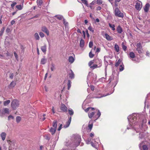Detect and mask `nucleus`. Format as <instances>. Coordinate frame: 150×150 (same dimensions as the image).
I'll list each match as a JSON object with an SVG mask.
<instances>
[{
    "label": "nucleus",
    "instance_id": "f257e3e1",
    "mask_svg": "<svg viewBox=\"0 0 150 150\" xmlns=\"http://www.w3.org/2000/svg\"><path fill=\"white\" fill-rule=\"evenodd\" d=\"M130 127L133 128V126L137 124V119L134 116H132L128 118Z\"/></svg>",
    "mask_w": 150,
    "mask_h": 150
},
{
    "label": "nucleus",
    "instance_id": "f03ea898",
    "mask_svg": "<svg viewBox=\"0 0 150 150\" xmlns=\"http://www.w3.org/2000/svg\"><path fill=\"white\" fill-rule=\"evenodd\" d=\"M101 113L99 110H98V113L96 115H95V112H93L88 114V116L91 119L92 117L95 119V120H97L100 116Z\"/></svg>",
    "mask_w": 150,
    "mask_h": 150
},
{
    "label": "nucleus",
    "instance_id": "7ed1b4c3",
    "mask_svg": "<svg viewBox=\"0 0 150 150\" xmlns=\"http://www.w3.org/2000/svg\"><path fill=\"white\" fill-rule=\"evenodd\" d=\"M19 105V101L16 99L13 100L11 104V107L13 110L16 109L18 107Z\"/></svg>",
    "mask_w": 150,
    "mask_h": 150
},
{
    "label": "nucleus",
    "instance_id": "20e7f679",
    "mask_svg": "<svg viewBox=\"0 0 150 150\" xmlns=\"http://www.w3.org/2000/svg\"><path fill=\"white\" fill-rule=\"evenodd\" d=\"M9 113V109L8 108H4L0 110V115L1 117H3L5 114Z\"/></svg>",
    "mask_w": 150,
    "mask_h": 150
},
{
    "label": "nucleus",
    "instance_id": "39448f33",
    "mask_svg": "<svg viewBox=\"0 0 150 150\" xmlns=\"http://www.w3.org/2000/svg\"><path fill=\"white\" fill-rule=\"evenodd\" d=\"M115 15L121 18H122L124 16L123 14L121 12L117 7L115 8Z\"/></svg>",
    "mask_w": 150,
    "mask_h": 150
},
{
    "label": "nucleus",
    "instance_id": "423d86ee",
    "mask_svg": "<svg viewBox=\"0 0 150 150\" xmlns=\"http://www.w3.org/2000/svg\"><path fill=\"white\" fill-rule=\"evenodd\" d=\"M57 122L56 120L53 121L52 123V127L50 129V131H56L57 130Z\"/></svg>",
    "mask_w": 150,
    "mask_h": 150
},
{
    "label": "nucleus",
    "instance_id": "0eeeda50",
    "mask_svg": "<svg viewBox=\"0 0 150 150\" xmlns=\"http://www.w3.org/2000/svg\"><path fill=\"white\" fill-rule=\"evenodd\" d=\"M60 109L63 112H66L67 108L64 104H62L61 105Z\"/></svg>",
    "mask_w": 150,
    "mask_h": 150
},
{
    "label": "nucleus",
    "instance_id": "6e6552de",
    "mask_svg": "<svg viewBox=\"0 0 150 150\" xmlns=\"http://www.w3.org/2000/svg\"><path fill=\"white\" fill-rule=\"evenodd\" d=\"M42 30L47 35H49V31L47 28L45 26H43L42 28Z\"/></svg>",
    "mask_w": 150,
    "mask_h": 150
},
{
    "label": "nucleus",
    "instance_id": "1a4fd4ad",
    "mask_svg": "<svg viewBox=\"0 0 150 150\" xmlns=\"http://www.w3.org/2000/svg\"><path fill=\"white\" fill-rule=\"evenodd\" d=\"M71 117H70L69 118L68 120L66 122V124L64 125V126L63 127V128H67L69 125L71 121Z\"/></svg>",
    "mask_w": 150,
    "mask_h": 150
},
{
    "label": "nucleus",
    "instance_id": "9d476101",
    "mask_svg": "<svg viewBox=\"0 0 150 150\" xmlns=\"http://www.w3.org/2000/svg\"><path fill=\"white\" fill-rule=\"evenodd\" d=\"M70 72H69V77L71 79H72L74 78V74L72 71L70 69Z\"/></svg>",
    "mask_w": 150,
    "mask_h": 150
},
{
    "label": "nucleus",
    "instance_id": "9b49d317",
    "mask_svg": "<svg viewBox=\"0 0 150 150\" xmlns=\"http://www.w3.org/2000/svg\"><path fill=\"white\" fill-rule=\"evenodd\" d=\"M135 8L137 10H140L142 8V6L139 3H137L135 5Z\"/></svg>",
    "mask_w": 150,
    "mask_h": 150
},
{
    "label": "nucleus",
    "instance_id": "f8f14e48",
    "mask_svg": "<svg viewBox=\"0 0 150 150\" xmlns=\"http://www.w3.org/2000/svg\"><path fill=\"white\" fill-rule=\"evenodd\" d=\"M149 6L150 4L149 3H147L145 5L144 8L145 12H147L148 11Z\"/></svg>",
    "mask_w": 150,
    "mask_h": 150
},
{
    "label": "nucleus",
    "instance_id": "ddd939ff",
    "mask_svg": "<svg viewBox=\"0 0 150 150\" xmlns=\"http://www.w3.org/2000/svg\"><path fill=\"white\" fill-rule=\"evenodd\" d=\"M117 31L118 33L120 34L122 32V29L120 26L119 25L117 28Z\"/></svg>",
    "mask_w": 150,
    "mask_h": 150
},
{
    "label": "nucleus",
    "instance_id": "4468645a",
    "mask_svg": "<svg viewBox=\"0 0 150 150\" xmlns=\"http://www.w3.org/2000/svg\"><path fill=\"white\" fill-rule=\"evenodd\" d=\"M47 61V59L45 58V57H44L41 60L40 63L42 64H44L46 63Z\"/></svg>",
    "mask_w": 150,
    "mask_h": 150
},
{
    "label": "nucleus",
    "instance_id": "2eb2a0df",
    "mask_svg": "<svg viewBox=\"0 0 150 150\" xmlns=\"http://www.w3.org/2000/svg\"><path fill=\"white\" fill-rule=\"evenodd\" d=\"M105 37L108 40H111L113 39L107 33L105 34Z\"/></svg>",
    "mask_w": 150,
    "mask_h": 150
},
{
    "label": "nucleus",
    "instance_id": "dca6fc26",
    "mask_svg": "<svg viewBox=\"0 0 150 150\" xmlns=\"http://www.w3.org/2000/svg\"><path fill=\"white\" fill-rule=\"evenodd\" d=\"M43 1L42 0H37V3L38 6L40 7H41L42 4L43 3Z\"/></svg>",
    "mask_w": 150,
    "mask_h": 150
},
{
    "label": "nucleus",
    "instance_id": "f3484780",
    "mask_svg": "<svg viewBox=\"0 0 150 150\" xmlns=\"http://www.w3.org/2000/svg\"><path fill=\"white\" fill-rule=\"evenodd\" d=\"M1 137L2 140H4L6 138V134L4 132H2L1 134Z\"/></svg>",
    "mask_w": 150,
    "mask_h": 150
},
{
    "label": "nucleus",
    "instance_id": "a211bd4d",
    "mask_svg": "<svg viewBox=\"0 0 150 150\" xmlns=\"http://www.w3.org/2000/svg\"><path fill=\"white\" fill-rule=\"evenodd\" d=\"M41 50L42 51L44 52L45 53L46 51V46L45 45L44 46L41 47Z\"/></svg>",
    "mask_w": 150,
    "mask_h": 150
},
{
    "label": "nucleus",
    "instance_id": "6ab92c4d",
    "mask_svg": "<svg viewBox=\"0 0 150 150\" xmlns=\"http://www.w3.org/2000/svg\"><path fill=\"white\" fill-rule=\"evenodd\" d=\"M95 109L94 108H92L91 107H89L88 108H87L86 109L84 110L86 112H88L89 110L93 111V110H94Z\"/></svg>",
    "mask_w": 150,
    "mask_h": 150
},
{
    "label": "nucleus",
    "instance_id": "aec40b11",
    "mask_svg": "<svg viewBox=\"0 0 150 150\" xmlns=\"http://www.w3.org/2000/svg\"><path fill=\"white\" fill-rule=\"evenodd\" d=\"M84 41L83 39H81L80 42V46L81 47H83L84 46Z\"/></svg>",
    "mask_w": 150,
    "mask_h": 150
},
{
    "label": "nucleus",
    "instance_id": "412c9836",
    "mask_svg": "<svg viewBox=\"0 0 150 150\" xmlns=\"http://www.w3.org/2000/svg\"><path fill=\"white\" fill-rule=\"evenodd\" d=\"M101 66V65H100L99 66H98V65L96 64H93V66H92L90 67L92 70L98 67H100Z\"/></svg>",
    "mask_w": 150,
    "mask_h": 150
},
{
    "label": "nucleus",
    "instance_id": "4be33fe9",
    "mask_svg": "<svg viewBox=\"0 0 150 150\" xmlns=\"http://www.w3.org/2000/svg\"><path fill=\"white\" fill-rule=\"evenodd\" d=\"M129 55L130 57L132 58H134L135 57V55L133 52H130Z\"/></svg>",
    "mask_w": 150,
    "mask_h": 150
},
{
    "label": "nucleus",
    "instance_id": "5701e85b",
    "mask_svg": "<svg viewBox=\"0 0 150 150\" xmlns=\"http://www.w3.org/2000/svg\"><path fill=\"white\" fill-rule=\"evenodd\" d=\"M68 60L69 62L72 63L74 62V59L72 56H70L69 57Z\"/></svg>",
    "mask_w": 150,
    "mask_h": 150
},
{
    "label": "nucleus",
    "instance_id": "b1692460",
    "mask_svg": "<svg viewBox=\"0 0 150 150\" xmlns=\"http://www.w3.org/2000/svg\"><path fill=\"white\" fill-rule=\"evenodd\" d=\"M122 60L121 59H119L117 62L116 63L115 65V66L116 67H118L119 65V64H120Z\"/></svg>",
    "mask_w": 150,
    "mask_h": 150
},
{
    "label": "nucleus",
    "instance_id": "393cba45",
    "mask_svg": "<svg viewBox=\"0 0 150 150\" xmlns=\"http://www.w3.org/2000/svg\"><path fill=\"white\" fill-rule=\"evenodd\" d=\"M114 48L115 50L117 52H118L119 51V47L118 45L117 44H115V45Z\"/></svg>",
    "mask_w": 150,
    "mask_h": 150
},
{
    "label": "nucleus",
    "instance_id": "a878e982",
    "mask_svg": "<svg viewBox=\"0 0 150 150\" xmlns=\"http://www.w3.org/2000/svg\"><path fill=\"white\" fill-rule=\"evenodd\" d=\"M71 81L70 80L68 81L67 86H68V89L69 90L71 87Z\"/></svg>",
    "mask_w": 150,
    "mask_h": 150
},
{
    "label": "nucleus",
    "instance_id": "bb28decb",
    "mask_svg": "<svg viewBox=\"0 0 150 150\" xmlns=\"http://www.w3.org/2000/svg\"><path fill=\"white\" fill-rule=\"evenodd\" d=\"M16 85V83L14 81H12L10 84V87L11 88H13Z\"/></svg>",
    "mask_w": 150,
    "mask_h": 150
},
{
    "label": "nucleus",
    "instance_id": "cd10ccee",
    "mask_svg": "<svg viewBox=\"0 0 150 150\" xmlns=\"http://www.w3.org/2000/svg\"><path fill=\"white\" fill-rule=\"evenodd\" d=\"M109 27L112 28V30H115V25L114 24H111L110 23H109Z\"/></svg>",
    "mask_w": 150,
    "mask_h": 150
},
{
    "label": "nucleus",
    "instance_id": "c85d7f7f",
    "mask_svg": "<svg viewBox=\"0 0 150 150\" xmlns=\"http://www.w3.org/2000/svg\"><path fill=\"white\" fill-rule=\"evenodd\" d=\"M34 37L36 40H39L40 39V37L39 36L38 34L36 33L34 34Z\"/></svg>",
    "mask_w": 150,
    "mask_h": 150
},
{
    "label": "nucleus",
    "instance_id": "c756f323",
    "mask_svg": "<svg viewBox=\"0 0 150 150\" xmlns=\"http://www.w3.org/2000/svg\"><path fill=\"white\" fill-rule=\"evenodd\" d=\"M86 142L87 144H91V142H93L91 141V138H88L86 140Z\"/></svg>",
    "mask_w": 150,
    "mask_h": 150
},
{
    "label": "nucleus",
    "instance_id": "7c9ffc66",
    "mask_svg": "<svg viewBox=\"0 0 150 150\" xmlns=\"http://www.w3.org/2000/svg\"><path fill=\"white\" fill-rule=\"evenodd\" d=\"M10 102V100H7L4 102V106H6L9 104Z\"/></svg>",
    "mask_w": 150,
    "mask_h": 150
},
{
    "label": "nucleus",
    "instance_id": "2f4dec72",
    "mask_svg": "<svg viewBox=\"0 0 150 150\" xmlns=\"http://www.w3.org/2000/svg\"><path fill=\"white\" fill-rule=\"evenodd\" d=\"M83 4H85L87 6H88V4L87 1L86 0H81Z\"/></svg>",
    "mask_w": 150,
    "mask_h": 150
},
{
    "label": "nucleus",
    "instance_id": "473e14b6",
    "mask_svg": "<svg viewBox=\"0 0 150 150\" xmlns=\"http://www.w3.org/2000/svg\"><path fill=\"white\" fill-rule=\"evenodd\" d=\"M124 66L123 64L120 65L119 68L120 71H122L124 69Z\"/></svg>",
    "mask_w": 150,
    "mask_h": 150
},
{
    "label": "nucleus",
    "instance_id": "72a5a7b5",
    "mask_svg": "<svg viewBox=\"0 0 150 150\" xmlns=\"http://www.w3.org/2000/svg\"><path fill=\"white\" fill-rule=\"evenodd\" d=\"M21 120V118L20 116H17L16 117V120L17 122L18 123H19Z\"/></svg>",
    "mask_w": 150,
    "mask_h": 150
},
{
    "label": "nucleus",
    "instance_id": "f704fd0d",
    "mask_svg": "<svg viewBox=\"0 0 150 150\" xmlns=\"http://www.w3.org/2000/svg\"><path fill=\"white\" fill-rule=\"evenodd\" d=\"M55 17H56L57 19L60 20H61L63 18V16L60 15H56Z\"/></svg>",
    "mask_w": 150,
    "mask_h": 150
},
{
    "label": "nucleus",
    "instance_id": "c9c22d12",
    "mask_svg": "<svg viewBox=\"0 0 150 150\" xmlns=\"http://www.w3.org/2000/svg\"><path fill=\"white\" fill-rule=\"evenodd\" d=\"M5 30V28L4 27H3L1 29V31H0V36H1L2 35L4 31Z\"/></svg>",
    "mask_w": 150,
    "mask_h": 150
},
{
    "label": "nucleus",
    "instance_id": "e433bc0d",
    "mask_svg": "<svg viewBox=\"0 0 150 150\" xmlns=\"http://www.w3.org/2000/svg\"><path fill=\"white\" fill-rule=\"evenodd\" d=\"M136 46L137 47V48H142V47L140 42L137 43L136 45Z\"/></svg>",
    "mask_w": 150,
    "mask_h": 150
},
{
    "label": "nucleus",
    "instance_id": "4c0bfd02",
    "mask_svg": "<svg viewBox=\"0 0 150 150\" xmlns=\"http://www.w3.org/2000/svg\"><path fill=\"white\" fill-rule=\"evenodd\" d=\"M93 126V124H89L88 125V130L91 131L92 129Z\"/></svg>",
    "mask_w": 150,
    "mask_h": 150
},
{
    "label": "nucleus",
    "instance_id": "58836bf2",
    "mask_svg": "<svg viewBox=\"0 0 150 150\" xmlns=\"http://www.w3.org/2000/svg\"><path fill=\"white\" fill-rule=\"evenodd\" d=\"M69 113V115H72L74 114V112L73 110L71 109H69L68 110Z\"/></svg>",
    "mask_w": 150,
    "mask_h": 150
},
{
    "label": "nucleus",
    "instance_id": "ea45409f",
    "mask_svg": "<svg viewBox=\"0 0 150 150\" xmlns=\"http://www.w3.org/2000/svg\"><path fill=\"white\" fill-rule=\"evenodd\" d=\"M55 69V65L53 64H51V69L52 71H53Z\"/></svg>",
    "mask_w": 150,
    "mask_h": 150
},
{
    "label": "nucleus",
    "instance_id": "a19ab883",
    "mask_svg": "<svg viewBox=\"0 0 150 150\" xmlns=\"http://www.w3.org/2000/svg\"><path fill=\"white\" fill-rule=\"evenodd\" d=\"M142 49V48H137L136 50L138 51V53L139 54H140L142 53V52L141 51V50Z\"/></svg>",
    "mask_w": 150,
    "mask_h": 150
},
{
    "label": "nucleus",
    "instance_id": "79ce46f5",
    "mask_svg": "<svg viewBox=\"0 0 150 150\" xmlns=\"http://www.w3.org/2000/svg\"><path fill=\"white\" fill-rule=\"evenodd\" d=\"M94 63V60H93L90 61L88 63V65L90 67L92 66V65Z\"/></svg>",
    "mask_w": 150,
    "mask_h": 150
},
{
    "label": "nucleus",
    "instance_id": "37998d69",
    "mask_svg": "<svg viewBox=\"0 0 150 150\" xmlns=\"http://www.w3.org/2000/svg\"><path fill=\"white\" fill-rule=\"evenodd\" d=\"M96 1V3L98 5H100L103 3V1L101 0H97Z\"/></svg>",
    "mask_w": 150,
    "mask_h": 150
},
{
    "label": "nucleus",
    "instance_id": "c03bdc74",
    "mask_svg": "<svg viewBox=\"0 0 150 150\" xmlns=\"http://www.w3.org/2000/svg\"><path fill=\"white\" fill-rule=\"evenodd\" d=\"M16 7L19 10H21L22 9V6L21 5H17L16 6Z\"/></svg>",
    "mask_w": 150,
    "mask_h": 150
},
{
    "label": "nucleus",
    "instance_id": "a18cd8bd",
    "mask_svg": "<svg viewBox=\"0 0 150 150\" xmlns=\"http://www.w3.org/2000/svg\"><path fill=\"white\" fill-rule=\"evenodd\" d=\"M142 148L143 150H148V149L146 145H144L142 146Z\"/></svg>",
    "mask_w": 150,
    "mask_h": 150
},
{
    "label": "nucleus",
    "instance_id": "49530a36",
    "mask_svg": "<svg viewBox=\"0 0 150 150\" xmlns=\"http://www.w3.org/2000/svg\"><path fill=\"white\" fill-rule=\"evenodd\" d=\"M122 48H123V50L125 51L126 50V49H127V46L125 45L124 44H123V43H122Z\"/></svg>",
    "mask_w": 150,
    "mask_h": 150
},
{
    "label": "nucleus",
    "instance_id": "de8ad7c7",
    "mask_svg": "<svg viewBox=\"0 0 150 150\" xmlns=\"http://www.w3.org/2000/svg\"><path fill=\"white\" fill-rule=\"evenodd\" d=\"M88 29L91 31L92 33H93L94 32V30L93 29V28L91 26H89L88 28Z\"/></svg>",
    "mask_w": 150,
    "mask_h": 150
},
{
    "label": "nucleus",
    "instance_id": "09e8293b",
    "mask_svg": "<svg viewBox=\"0 0 150 150\" xmlns=\"http://www.w3.org/2000/svg\"><path fill=\"white\" fill-rule=\"evenodd\" d=\"M89 57L91 58H93L94 56V54H92L91 51L89 52Z\"/></svg>",
    "mask_w": 150,
    "mask_h": 150
},
{
    "label": "nucleus",
    "instance_id": "8fccbe9b",
    "mask_svg": "<svg viewBox=\"0 0 150 150\" xmlns=\"http://www.w3.org/2000/svg\"><path fill=\"white\" fill-rule=\"evenodd\" d=\"M39 35L40 36V37L42 38L44 37V34L41 32H40L39 33Z\"/></svg>",
    "mask_w": 150,
    "mask_h": 150
},
{
    "label": "nucleus",
    "instance_id": "3c124183",
    "mask_svg": "<svg viewBox=\"0 0 150 150\" xmlns=\"http://www.w3.org/2000/svg\"><path fill=\"white\" fill-rule=\"evenodd\" d=\"M93 46V42L91 41L89 42V46L90 48H91Z\"/></svg>",
    "mask_w": 150,
    "mask_h": 150
},
{
    "label": "nucleus",
    "instance_id": "603ef678",
    "mask_svg": "<svg viewBox=\"0 0 150 150\" xmlns=\"http://www.w3.org/2000/svg\"><path fill=\"white\" fill-rule=\"evenodd\" d=\"M120 1H121V0H115V4L116 6H117V5H118L117 2H119Z\"/></svg>",
    "mask_w": 150,
    "mask_h": 150
},
{
    "label": "nucleus",
    "instance_id": "864d4df0",
    "mask_svg": "<svg viewBox=\"0 0 150 150\" xmlns=\"http://www.w3.org/2000/svg\"><path fill=\"white\" fill-rule=\"evenodd\" d=\"M17 4L16 3V2H13V4H11V8H13L14 6Z\"/></svg>",
    "mask_w": 150,
    "mask_h": 150
},
{
    "label": "nucleus",
    "instance_id": "5fc2aeb1",
    "mask_svg": "<svg viewBox=\"0 0 150 150\" xmlns=\"http://www.w3.org/2000/svg\"><path fill=\"white\" fill-rule=\"evenodd\" d=\"M8 120H10L11 119H14V117L11 115H10L9 116H8Z\"/></svg>",
    "mask_w": 150,
    "mask_h": 150
},
{
    "label": "nucleus",
    "instance_id": "6e6d98bb",
    "mask_svg": "<svg viewBox=\"0 0 150 150\" xmlns=\"http://www.w3.org/2000/svg\"><path fill=\"white\" fill-rule=\"evenodd\" d=\"M62 124H61L60 125L58 128L57 129L58 131H59L61 129V128H62Z\"/></svg>",
    "mask_w": 150,
    "mask_h": 150
},
{
    "label": "nucleus",
    "instance_id": "4d7b16f0",
    "mask_svg": "<svg viewBox=\"0 0 150 150\" xmlns=\"http://www.w3.org/2000/svg\"><path fill=\"white\" fill-rule=\"evenodd\" d=\"M86 34H87V37L88 38H89V37H90V35H89V34L88 33V30H87L86 29Z\"/></svg>",
    "mask_w": 150,
    "mask_h": 150
},
{
    "label": "nucleus",
    "instance_id": "13d9d810",
    "mask_svg": "<svg viewBox=\"0 0 150 150\" xmlns=\"http://www.w3.org/2000/svg\"><path fill=\"white\" fill-rule=\"evenodd\" d=\"M96 141H95V143H93V142H91V145L93 147H95L96 146Z\"/></svg>",
    "mask_w": 150,
    "mask_h": 150
},
{
    "label": "nucleus",
    "instance_id": "bf43d9fd",
    "mask_svg": "<svg viewBox=\"0 0 150 150\" xmlns=\"http://www.w3.org/2000/svg\"><path fill=\"white\" fill-rule=\"evenodd\" d=\"M6 56H10L11 55V54L7 51V53L6 54Z\"/></svg>",
    "mask_w": 150,
    "mask_h": 150
},
{
    "label": "nucleus",
    "instance_id": "052dcab7",
    "mask_svg": "<svg viewBox=\"0 0 150 150\" xmlns=\"http://www.w3.org/2000/svg\"><path fill=\"white\" fill-rule=\"evenodd\" d=\"M108 95H109V94H107L106 95H103V96L101 95L100 96H99V97L97 96H96L95 97V98H100L101 97H104V96H107Z\"/></svg>",
    "mask_w": 150,
    "mask_h": 150
},
{
    "label": "nucleus",
    "instance_id": "680f3d73",
    "mask_svg": "<svg viewBox=\"0 0 150 150\" xmlns=\"http://www.w3.org/2000/svg\"><path fill=\"white\" fill-rule=\"evenodd\" d=\"M40 14H37V15H36L35 16H34L31 19L34 18H36L40 16Z\"/></svg>",
    "mask_w": 150,
    "mask_h": 150
},
{
    "label": "nucleus",
    "instance_id": "e2e57ef3",
    "mask_svg": "<svg viewBox=\"0 0 150 150\" xmlns=\"http://www.w3.org/2000/svg\"><path fill=\"white\" fill-rule=\"evenodd\" d=\"M91 88L92 91H94V87L92 85L91 86Z\"/></svg>",
    "mask_w": 150,
    "mask_h": 150
},
{
    "label": "nucleus",
    "instance_id": "0e129e2a",
    "mask_svg": "<svg viewBox=\"0 0 150 150\" xmlns=\"http://www.w3.org/2000/svg\"><path fill=\"white\" fill-rule=\"evenodd\" d=\"M6 31L7 33H9L10 31V30L9 28H7V29L6 30Z\"/></svg>",
    "mask_w": 150,
    "mask_h": 150
},
{
    "label": "nucleus",
    "instance_id": "69168bd1",
    "mask_svg": "<svg viewBox=\"0 0 150 150\" xmlns=\"http://www.w3.org/2000/svg\"><path fill=\"white\" fill-rule=\"evenodd\" d=\"M63 23L65 25H66L67 24V22H66L65 21V19H63Z\"/></svg>",
    "mask_w": 150,
    "mask_h": 150
},
{
    "label": "nucleus",
    "instance_id": "338daca9",
    "mask_svg": "<svg viewBox=\"0 0 150 150\" xmlns=\"http://www.w3.org/2000/svg\"><path fill=\"white\" fill-rule=\"evenodd\" d=\"M100 49L99 48H98L96 50V52H100Z\"/></svg>",
    "mask_w": 150,
    "mask_h": 150
},
{
    "label": "nucleus",
    "instance_id": "774afa93",
    "mask_svg": "<svg viewBox=\"0 0 150 150\" xmlns=\"http://www.w3.org/2000/svg\"><path fill=\"white\" fill-rule=\"evenodd\" d=\"M101 9V7L99 6L97 8V10H100Z\"/></svg>",
    "mask_w": 150,
    "mask_h": 150
}]
</instances>
